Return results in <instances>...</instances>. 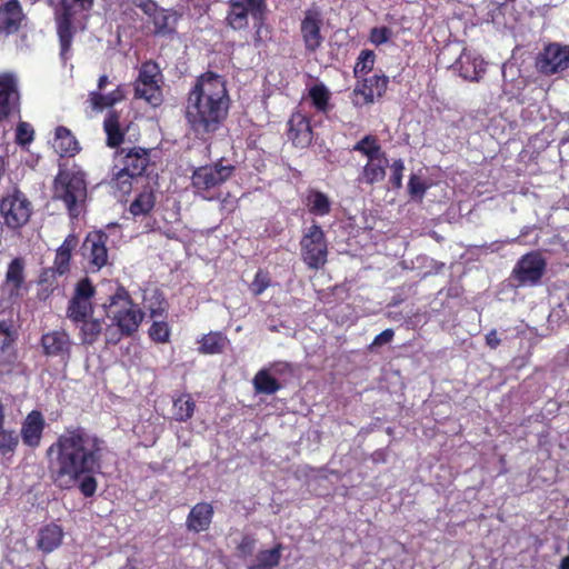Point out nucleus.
I'll list each match as a JSON object with an SVG mask.
<instances>
[{"label":"nucleus","mask_w":569,"mask_h":569,"mask_svg":"<svg viewBox=\"0 0 569 569\" xmlns=\"http://www.w3.org/2000/svg\"><path fill=\"white\" fill-rule=\"evenodd\" d=\"M107 451V442L97 433L83 427L67 428L46 452L52 483L60 490L78 486L86 498L94 496V475L101 471Z\"/></svg>","instance_id":"f257e3e1"},{"label":"nucleus","mask_w":569,"mask_h":569,"mask_svg":"<svg viewBox=\"0 0 569 569\" xmlns=\"http://www.w3.org/2000/svg\"><path fill=\"white\" fill-rule=\"evenodd\" d=\"M229 106L224 79L213 72H206L189 92L186 118L196 133L214 132L226 119Z\"/></svg>","instance_id":"f03ea898"},{"label":"nucleus","mask_w":569,"mask_h":569,"mask_svg":"<svg viewBox=\"0 0 569 569\" xmlns=\"http://www.w3.org/2000/svg\"><path fill=\"white\" fill-rule=\"evenodd\" d=\"M110 325L106 329V343L116 346L122 338L132 337L143 321L144 312L134 303L129 291L118 286L102 303Z\"/></svg>","instance_id":"7ed1b4c3"},{"label":"nucleus","mask_w":569,"mask_h":569,"mask_svg":"<svg viewBox=\"0 0 569 569\" xmlns=\"http://www.w3.org/2000/svg\"><path fill=\"white\" fill-rule=\"evenodd\" d=\"M53 197L62 200L70 214L77 217L87 197L84 174L79 170L60 169L54 180Z\"/></svg>","instance_id":"20e7f679"},{"label":"nucleus","mask_w":569,"mask_h":569,"mask_svg":"<svg viewBox=\"0 0 569 569\" xmlns=\"http://www.w3.org/2000/svg\"><path fill=\"white\" fill-rule=\"evenodd\" d=\"M32 214L30 200L19 190H13L0 201V216L11 229L23 227Z\"/></svg>","instance_id":"39448f33"},{"label":"nucleus","mask_w":569,"mask_h":569,"mask_svg":"<svg viewBox=\"0 0 569 569\" xmlns=\"http://www.w3.org/2000/svg\"><path fill=\"white\" fill-rule=\"evenodd\" d=\"M233 172L231 164L218 162L198 168L192 176V184L203 199H212L214 189L228 180Z\"/></svg>","instance_id":"423d86ee"},{"label":"nucleus","mask_w":569,"mask_h":569,"mask_svg":"<svg viewBox=\"0 0 569 569\" xmlns=\"http://www.w3.org/2000/svg\"><path fill=\"white\" fill-rule=\"evenodd\" d=\"M546 269L547 261L540 251H528L518 260L511 276L518 287H535L540 283Z\"/></svg>","instance_id":"0eeeda50"},{"label":"nucleus","mask_w":569,"mask_h":569,"mask_svg":"<svg viewBox=\"0 0 569 569\" xmlns=\"http://www.w3.org/2000/svg\"><path fill=\"white\" fill-rule=\"evenodd\" d=\"M40 347L44 357L67 366L71 359L73 341L64 329H54L41 336Z\"/></svg>","instance_id":"6e6552de"},{"label":"nucleus","mask_w":569,"mask_h":569,"mask_svg":"<svg viewBox=\"0 0 569 569\" xmlns=\"http://www.w3.org/2000/svg\"><path fill=\"white\" fill-rule=\"evenodd\" d=\"M159 67L153 62H146L141 66L139 78L136 82V97L144 99L152 106L160 104L162 93L160 82Z\"/></svg>","instance_id":"1a4fd4ad"},{"label":"nucleus","mask_w":569,"mask_h":569,"mask_svg":"<svg viewBox=\"0 0 569 569\" xmlns=\"http://www.w3.org/2000/svg\"><path fill=\"white\" fill-rule=\"evenodd\" d=\"M92 0H74L72 7L63 6L62 12L57 17L58 36L61 47V57L67 59L69 57V49L72 40L71 27L74 22V14L77 10L87 11L91 8Z\"/></svg>","instance_id":"9d476101"},{"label":"nucleus","mask_w":569,"mask_h":569,"mask_svg":"<svg viewBox=\"0 0 569 569\" xmlns=\"http://www.w3.org/2000/svg\"><path fill=\"white\" fill-rule=\"evenodd\" d=\"M536 67L542 74L550 76L569 67V47L558 43L547 46L537 57Z\"/></svg>","instance_id":"9b49d317"},{"label":"nucleus","mask_w":569,"mask_h":569,"mask_svg":"<svg viewBox=\"0 0 569 569\" xmlns=\"http://www.w3.org/2000/svg\"><path fill=\"white\" fill-rule=\"evenodd\" d=\"M150 163L149 152L143 148L121 149L116 154L114 168H121L137 178L141 177Z\"/></svg>","instance_id":"f8f14e48"},{"label":"nucleus","mask_w":569,"mask_h":569,"mask_svg":"<svg viewBox=\"0 0 569 569\" xmlns=\"http://www.w3.org/2000/svg\"><path fill=\"white\" fill-rule=\"evenodd\" d=\"M47 427L46 419L41 411L31 410L21 422L20 435L23 445L30 449H37L43 438Z\"/></svg>","instance_id":"ddd939ff"},{"label":"nucleus","mask_w":569,"mask_h":569,"mask_svg":"<svg viewBox=\"0 0 569 569\" xmlns=\"http://www.w3.org/2000/svg\"><path fill=\"white\" fill-rule=\"evenodd\" d=\"M386 76H371L366 78L362 83L358 84L352 92V102L357 107L372 103L376 98H380L388 86Z\"/></svg>","instance_id":"4468645a"},{"label":"nucleus","mask_w":569,"mask_h":569,"mask_svg":"<svg viewBox=\"0 0 569 569\" xmlns=\"http://www.w3.org/2000/svg\"><path fill=\"white\" fill-rule=\"evenodd\" d=\"M19 109L18 82L13 74H0V122Z\"/></svg>","instance_id":"2eb2a0df"},{"label":"nucleus","mask_w":569,"mask_h":569,"mask_svg":"<svg viewBox=\"0 0 569 569\" xmlns=\"http://www.w3.org/2000/svg\"><path fill=\"white\" fill-rule=\"evenodd\" d=\"M322 24V17L316 10H308L301 21V36L305 47L308 51H316L322 43L323 37L320 28Z\"/></svg>","instance_id":"dca6fc26"},{"label":"nucleus","mask_w":569,"mask_h":569,"mask_svg":"<svg viewBox=\"0 0 569 569\" xmlns=\"http://www.w3.org/2000/svg\"><path fill=\"white\" fill-rule=\"evenodd\" d=\"M107 84H109V78L101 76L98 81V90L89 94V102L94 111H102L124 98V89L122 86H117L112 91L104 93Z\"/></svg>","instance_id":"f3484780"},{"label":"nucleus","mask_w":569,"mask_h":569,"mask_svg":"<svg viewBox=\"0 0 569 569\" xmlns=\"http://www.w3.org/2000/svg\"><path fill=\"white\" fill-rule=\"evenodd\" d=\"M453 68L465 80L479 81L486 71V63L476 52L463 50Z\"/></svg>","instance_id":"a211bd4d"},{"label":"nucleus","mask_w":569,"mask_h":569,"mask_svg":"<svg viewBox=\"0 0 569 569\" xmlns=\"http://www.w3.org/2000/svg\"><path fill=\"white\" fill-rule=\"evenodd\" d=\"M214 515V509L210 502L196 503L186 519V527L189 531L200 533L209 530Z\"/></svg>","instance_id":"6ab92c4d"},{"label":"nucleus","mask_w":569,"mask_h":569,"mask_svg":"<svg viewBox=\"0 0 569 569\" xmlns=\"http://www.w3.org/2000/svg\"><path fill=\"white\" fill-rule=\"evenodd\" d=\"M288 124V137L293 142V144L305 148L311 143L312 130L306 114H303L301 111L292 113Z\"/></svg>","instance_id":"aec40b11"},{"label":"nucleus","mask_w":569,"mask_h":569,"mask_svg":"<svg viewBox=\"0 0 569 569\" xmlns=\"http://www.w3.org/2000/svg\"><path fill=\"white\" fill-rule=\"evenodd\" d=\"M120 237L119 226L112 224L107 228V231L89 232L83 240L81 249H108V247H116Z\"/></svg>","instance_id":"412c9836"},{"label":"nucleus","mask_w":569,"mask_h":569,"mask_svg":"<svg viewBox=\"0 0 569 569\" xmlns=\"http://www.w3.org/2000/svg\"><path fill=\"white\" fill-rule=\"evenodd\" d=\"M23 19L22 10L17 0H10L0 8V32H16Z\"/></svg>","instance_id":"4be33fe9"},{"label":"nucleus","mask_w":569,"mask_h":569,"mask_svg":"<svg viewBox=\"0 0 569 569\" xmlns=\"http://www.w3.org/2000/svg\"><path fill=\"white\" fill-rule=\"evenodd\" d=\"M63 530L57 523H48L40 528L37 536V547L44 553L52 552L62 543Z\"/></svg>","instance_id":"5701e85b"},{"label":"nucleus","mask_w":569,"mask_h":569,"mask_svg":"<svg viewBox=\"0 0 569 569\" xmlns=\"http://www.w3.org/2000/svg\"><path fill=\"white\" fill-rule=\"evenodd\" d=\"M20 438L14 429L0 430V465L9 468L19 448Z\"/></svg>","instance_id":"b1692460"},{"label":"nucleus","mask_w":569,"mask_h":569,"mask_svg":"<svg viewBox=\"0 0 569 569\" xmlns=\"http://www.w3.org/2000/svg\"><path fill=\"white\" fill-rule=\"evenodd\" d=\"M389 161L386 156L367 160L358 181L366 184H375L382 181L386 177V169Z\"/></svg>","instance_id":"393cba45"},{"label":"nucleus","mask_w":569,"mask_h":569,"mask_svg":"<svg viewBox=\"0 0 569 569\" xmlns=\"http://www.w3.org/2000/svg\"><path fill=\"white\" fill-rule=\"evenodd\" d=\"M283 546L276 543L271 549H262L248 563V569H274L281 561Z\"/></svg>","instance_id":"a878e982"},{"label":"nucleus","mask_w":569,"mask_h":569,"mask_svg":"<svg viewBox=\"0 0 569 569\" xmlns=\"http://www.w3.org/2000/svg\"><path fill=\"white\" fill-rule=\"evenodd\" d=\"M52 147L61 157H73L80 150L78 141L64 127L56 129Z\"/></svg>","instance_id":"bb28decb"},{"label":"nucleus","mask_w":569,"mask_h":569,"mask_svg":"<svg viewBox=\"0 0 569 569\" xmlns=\"http://www.w3.org/2000/svg\"><path fill=\"white\" fill-rule=\"evenodd\" d=\"M306 99L310 100L312 107L322 113L330 110L331 92L323 82L313 81L307 88Z\"/></svg>","instance_id":"cd10ccee"},{"label":"nucleus","mask_w":569,"mask_h":569,"mask_svg":"<svg viewBox=\"0 0 569 569\" xmlns=\"http://www.w3.org/2000/svg\"><path fill=\"white\" fill-rule=\"evenodd\" d=\"M307 210L310 214L316 217H325L330 213L332 202L330 198L316 189H310L305 199Z\"/></svg>","instance_id":"c85d7f7f"},{"label":"nucleus","mask_w":569,"mask_h":569,"mask_svg":"<svg viewBox=\"0 0 569 569\" xmlns=\"http://www.w3.org/2000/svg\"><path fill=\"white\" fill-rule=\"evenodd\" d=\"M199 352L202 355L222 353L229 343L228 338L219 331H211L204 335L199 341Z\"/></svg>","instance_id":"c756f323"},{"label":"nucleus","mask_w":569,"mask_h":569,"mask_svg":"<svg viewBox=\"0 0 569 569\" xmlns=\"http://www.w3.org/2000/svg\"><path fill=\"white\" fill-rule=\"evenodd\" d=\"M248 12L250 10L242 0H230V11L227 17L229 26L234 30L246 28L248 26Z\"/></svg>","instance_id":"7c9ffc66"},{"label":"nucleus","mask_w":569,"mask_h":569,"mask_svg":"<svg viewBox=\"0 0 569 569\" xmlns=\"http://www.w3.org/2000/svg\"><path fill=\"white\" fill-rule=\"evenodd\" d=\"M93 312L91 301H87L83 299L71 298L67 309V317L73 323H80V321H84Z\"/></svg>","instance_id":"2f4dec72"},{"label":"nucleus","mask_w":569,"mask_h":569,"mask_svg":"<svg viewBox=\"0 0 569 569\" xmlns=\"http://www.w3.org/2000/svg\"><path fill=\"white\" fill-rule=\"evenodd\" d=\"M252 382L257 393L273 395L281 389L279 381L266 369L259 370Z\"/></svg>","instance_id":"473e14b6"},{"label":"nucleus","mask_w":569,"mask_h":569,"mask_svg":"<svg viewBox=\"0 0 569 569\" xmlns=\"http://www.w3.org/2000/svg\"><path fill=\"white\" fill-rule=\"evenodd\" d=\"M432 182L426 178L421 170L411 173L408 181V192L416 201H422L426 192L430 189Z\"/></svg>","instance_id":"72a5a7b5"},{"label":"nucleus","mask_w":569,"mask_h":569,"mask_svg":"<svg viewBox=\"0 0 569 569\" xmlns=\"http://www.w3.org/2000/svg\"><path fill=\"white\" fill-rule=\"evenodd\" d=\"M80 338L82 345L92 346L96 343L102 332V320L91 318L80 321Z\"/></svg>","instance_id":"f704fd0d"},{"label":"nucleus","mask_w":569,"mask_h":569,"mask_svg":"<svg viewBox=\"0 0 569 569\" xmlns=\"http://www.w3.org/2000/svg\"><path fill=\"white\" fill-rule=\"evenodd\" d=\"M301 247L302 249L326 248L325 232L320 226L313 223L310 227L306 228L303 236L301 238Z\"/></svg>","instance_id":"c9c22d12"},{"label":"nucleus","mask_w":569,"mask_h":569,"mask_svg":"<svg viewBox=\"0 0 569 569\" xmlns=\"http://www.w3.org/2000/svg\"><path fill=\"white\" fill-rule=\"evenodd\" d=\"M196 403L190 395H182L173 401V416L179 422L188 421L192 418Z\"/></svg>","instance_id":"e433bc0d"},{"label":"nucleus","mask_w":569,"mask_h":569,"mask_svg":"<svg viewBox=\"0 0 569 569\" xmlns=\"http://www.w3.org/2000/svg\"><path fill=\"white\" fill-rule=\"evenodd\" d=\"M24 281L23 276V261L19 258L13 259L7 270L6 282L9 286H12L10 295L18 293Z\"/></svg>","instance_id":"4c0bfd02"},{"label":"nucleus","mask_w":569,"mask_h":569,"mask_svg":"<svg viewBox=\"0 0 569 569\" xmlns=\"http://www.w3.org/2000/svg\"><path fill=\"white\" fill-rule=\"evenodd\" d=\"M353 150L360 152L367 158V160L386 156L377 138L372 136H366L360 141H358L353 146Z\"/></svg>","instance_id":"58836bf2"},{"label":"nucleus","mask_w":569,"mask_h":569,"mask_svg":"<svg viewBox=\"0 0 569 569\" xmlns=\"http://www.w3.org/2000/svg\"><path fill=\"white\" fill-rule=\"evenodd\" d=\"M114 170L117 171L113 173L112 187L118 190L121 196H126L131 191L132 183L138 178L123 171L121 168H114Z\"/></svg>","instance_id":"ea45409f"},{"label":"nucleus","mask_w":569,"mask_h":569,"mask_svg":"<svg viewBox=\"0 0 569 569\" xmlns=\"http://www.w3.org/2000/svg\"><path fill=\"white\" fill-rule=\"evenodd\" d=\"M154 206V196L152 191L141 192L130 206L133 216L146 214Z\"/></svg>","instance_id":"a19ab883"},{"label":"nucleus","mask_w":569,"mask_h":569,"mask_svg":"<svg viewBox=\"0 0 569 569\" xmlns=\"http://www.w3.org/2000/svg\"><path fill=\"white\" fill-rule=\"evenodd\" d=\"M104 130L108 136V144L116 147L122 141V132L119 128V121L117 114L113 112L109 113L104 120Z\"/></svg>","instance_id":"79ce46f5"},{"label":"nucleus","mask_w":569,"mask_h":569,"mask_svg":"<svg viewBox=\"0 0 569 569\" xmlns=\"http://www.w3.org/2000/svg\"><path fill=\"white\" fill-rule=\"evenodd\" d=\"M149 338L156 343H167L170 340L171 330L166 321H153L148 330Z\"/></svg>","instance_id":"37998d69"},{"label":"nucleus","mask_w":569,"mask_h":569,"mask_svg":"<svg viewBox=\"0 0 569 569\" xmlns=\"http://www.w3.org/2000/svg\"><path fill=\"white\" fill-rule=\"evenodd\" d=\"M270 284H271V277H270L269 271L259 269L256 272L254 279L252 280V282L249 286V289L254 297H258V296L262 295L264 292V290L270 287Z\"/></svg>","instance_id":"c03bdc74"},{"label":"nucleus","mask_w":569,"mask_h":569,"mask_svg":"<svg viewBox=\"0 0 569 569\" xmlns=\"http://www.w3.org/2000/svg\"><path fill=\"white\" fill-rule=\"evenodd\" d=\"M376 56L371 50H363L358 57L355 66V74L357 77L368 73L375 64Z\"/></svg>","instance_id":"a18cd8bd"},{"label":"nucleus","mask_w":569,"mask_h":569,"mask_svg":"<svg viewBox=\"0 0 569 569\" xmlns=\"http://www.w3.org/2000/svg\"><path fill=\"white\" fill-rule=\"evenodd\" d=\"M327 253L328 251H303L302 259L310 269L318 270L327 262Z\"/></svg>","instance_id":"49530a36"},{"label":"nucleus","mask_w":569,"mask_h":569,"mask_svg":"<svg viewBox=\"0 0 569 569\" xmlns=\"http://www.w3.org/2000/svg\"><path fill=\"white\" fill-rule=\"evenodd\" d=\"M96 289L89 278L81 279L74 290L73 298L90 301L94 296Z\"/></svg>","instance_id":"de8ad7c7"},{"label":"nucleus","mask_w":569,"mask_h":569,"mask_svg":"<svg viewBox=\"0 0 569 569\" xmlns=\"http://www.w3.org/2000/svg\"><path fill=\"white\" fill-rule=\"evenodd\" d=\"M392 37V31L388 27H375L369 34V41L375 46L387 43Z\"/></svg>","instance_id":"09e8293b"},{"label":"nucleus","mask_w":569,"mask_h":569,"mask_svg":"<svg viewBox=\"0 0 569 569\" xmlns=\"http://www.w3.org/2000/svg\"><path fill=\"white\" fill-rule=\"evenodd\" d=\"M391 174L390 182L391 184L400 189L402 187V177L405 171V162L401 159L395 160L390 166Z\"/></svg>","instance_id":"8fccbe9b"},{"label":"nucleus","mask_w":569,"mask_h":569,"mask_svg":"<svg viewBox=\"0 0 569 569\" xmlns=\"http://www.w3.org/2000/svg\"><path fill=\"white\" fill-rule=\"evenodd\" d=\"M16 139L19 144L30 143L33 139V129L27 122H20L17 128Z\"/></svg>","instance_id":"3c124183"},{"label":"nucleus","mask_w":569,"mask_h":569,"mask_svg":"<svg viewBox=\"0 0 569 569\" xmlns=\"http://www.w3.org/2000/svg\"><path fill=\"white\" fill-rule=\"evenodd\" d=\"M254 546H256V540L251 536L247 535V536L242 537L237 549L241 556L246 557V556L252 555Z\"/></svg>","instance_id":"603ef678"},{"label":"nucleus","mask_w":569,"mask_h":569,"mask_svg":"<svg viewBox=\"0 0 569 569\" xmlns=\"http://www.w3.org/2000/svg\"><path fill=\"white\" fill-rule=\"evenodd\" d=\"M70 259L71 251H57L56 263L58 264L57 271L59 274L68 271Z\"/></svg>","instance_id":"864d4df0"},{"label":"nucleus","mask_w":569,"mask_h":569,"mask_svg":"<svg viewBox=\"0 0 569 569\" xmlns=\"http://www.w3.org/2000/svg\"><path fill=\"white\" fill-rule=\"evenodd\" d=\"M246 4L248 6L250 13L254 19H262L263 10L266 7L264 0H246Z\"/></svg>","instance_id":"5fc2aeb1"},{"label":"nucleus","mask_w":569,"mask_h":569,"mask_svg":"<svg viewBox=\"0 0 569 569\" xmlns=\"http://www.w3.org/2000/svg\"><path fill=\"white\" fill-rule=\"evenodd\" d=\"M92 260L91 268L92 271L100 270L108 262V251H91Z\"/></svg>","instance_id":"6e6d98bb"},{"label":"nucleus","mask_w":569,"mask_h":569,"mask_svg":"<svg viewBox=\"0 0 569 569\" xmlns=\"http://www.w3.org/2000/svg\"><path fill=\"white\" fill-rule=\"evenodd\" d=\"M395 331L390 328L385 329L382 332L377 335L371 343V347L387 345L392 341Z\"/></svg>","instance_id":"4d7b16f0"},{"label":"nucleus","mask_w":569,"mask_h":569,"mask_svg":"<svg viewBox=\"0 0 569 569\" xmlns=\"http://www.w3.org/2000/svg\"><path fill=\"white\" fill-rule=\"evenodd\" d=\"M485 340H486L487 347H489L492 350L497 349L501 343V339L498 337V332L496 329H491L485 336Z\"/></svg>","instance_id":"13d9d810"},{"label":"nucleus","mask_w":569,"mask_h":569,"mask_svg":"<svg viewBox=\"0 0 569 569\" xmlns=\"http://www.w3.org/2000/svg\"><path fill=\"white\" fill-rule=\"evenodd\" d=\"M169 17L164 12H160L154 17V24L159 31H164L169 28Z\"/></svg>","instance_id":"bf43d9fd"},{"label":"nucleus","mask_w":569,"mask_h":569,"mask_svg":"<svg viewBox=\"0 0 569 569\" xmlns=\"http://www.w3.org/2000/svg\"><path fill=\"white\" fill-rule=\"evenodd\" d=\"M78 244V238L73 234L67 237L58 249H74Z\"/></svg>","instance_id":"052dcab7"},{"label":"nucleus","mask_w":569,"mask_h":569,"mask_svg":"<svg viewBox=\"0 0 569 569\" xmlns=\"http://www.w3.org/2000/svg\"><path fill=\"white\" fill-rule=\"evenodd\" d=\"M501 244H503V246H508V244H515V246H528V244H529V242L523 241V240H522V237H519V238H517V239H512V240H510V241H509V240H508V241H503V242H501Z\"/></svg>","instance_id":"680f3d73"},{"label":"nucleus","mask_w":569,"mask_h":569,"mask_svg":"<svg viewBox=\"0 0 569 569\" xmlns=\"http://www.w3.org/2000/svg\"><path fill=\"white\" fill-rule=\"evenodd\" d=\"M4 425H6V407L2 403V401L0 400V430L6 429Z\"/></svg>","instance_id":"e2e57ef3"},{"label":"nucleus","mask_w":569,"mask_h":569,"mask_svg":"<svg viewBox=\"0 0 569 569\" xmlns=\"http://www.w3.org/2000/svg\"><path fill=\"white\" fill-rule=\"evenodd\" d=\"M11 325L4 320L0 321V335H9Z\"/></svg>","instance_id":"0e129e2a"},{"label":"nucleus","mask_w":569,"mask_h":569,"mask_svg":"<svg viewBox=\"0 0 569 569\" xmlns=\"http://www.w3.org/2000/svg\"><path fill=\"white\" fill-rule=\"evenodd\" d=\"M559 569H569V555L561 559Z\"/></svg>","instance_id":"69168bd1"},{"label":"nucleus","mask_w":569,"mask_h":569,"mask_svg":"<svg viewBox=\"0 0 569 569\" xmlns=\"http://www.w3.org/2000/svg\"><path fill=\"white\" fill-rule=\"evenodd\" d=\"M119 569H137V567L128 559L127 563L121 566Z\"/></svg>","instance_id":"338daca9"},{"label":"nucleus","mask_w":569,"mask_h":569,"mask_svg":"<svg viewBox=\"0 0 569 569\" xmlns=\"http://www.w3.org/2000/svg\"><path fill=\"white\" fill-rule=\"evenodd\" d=\"M262 32H263V27L262 24H260L258 28H257V31H256V34H257V39H261L262 38Z\"/></svg>","instance_id":"774afa93"}]
</instances>
